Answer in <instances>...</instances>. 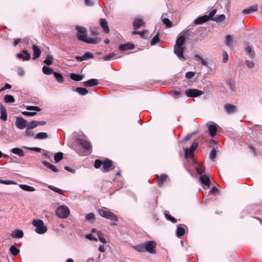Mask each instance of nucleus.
<instances>
[{"mask_svg":"<svg viewBox=\"0 0 262 262\" xmlns=\"http://www.w3.org/2000/svg\"><path fill=\"white\" fill-rule=\"evenodd\" d=\"M157 244L155 241H146L138 245L133 246V248L139 252H148L151 254L156 253Z\"/></svg>","mask_w":262,"mask_h":262,"instance_id":"obj_1","label":"nucleus"},{"mask_svg":"<svg viewBox=\"0 0 262 262\" xmlns=\"http://www.w3.org/2000/svg\"><path fill=\"white\" fill-rule=\"evenodd\" d=\"M186 41V36L181 35L179 36L176 40V44L174 47V52L178 57L180 59H184V48L183 46Z\"/></svg>","mask_w":262,"mask_h":262,"instance_id":"obj_2","label":"nucleus"},{"mask_svg":"<svg viewBox=\"0 0 262 262\" xmlns=\"http://www.w3.org/2000/svg\"><path fill=\"white\" fill-rule=\"evenodd\" d=\"M32 225L36 227L35 231L38 234H42L47 231V227L45 225L43 221L40 219L33 220Z\"/></svg>","mask_w":262,"mask_h":262,"instance_id":"obj_3","label":"nucleus"},{"mask_svg":"<svg viewBox=\"0 0 262 262\" xmlns=\"http://www.w3.org/2000/svg\"><path fill=\"white\" fill-rule=\"evenodd\" d=\"M99 215L106 219L118 222V217L116 214L108 210L99 209L98 210Z\"/></svg>","mask_w":262,"mask_h":262,"instance_id":"obj_4","label":"nucleus"},{"mask_svg":"<svg viewBox=\"0 0 262 262\" xmlns=\"http://www.w3.org/2000/svg\"><path fill=\"white\" fill-rule=\"evenodd\" d=\"M56 214L60 218L66 219L70 214V210L66 206H60L57 208Z\"/></svg>","mask_w":262,"mask_h":262,"instance_id":"obj_5","label":"nucleus"},{"mask_svg":"<svg viewBox=\"0 0 262 262\" xmlns=\"http://www.w3.org/2000/svg\"><path fill=\"white\" fill-rule=\"evenodd\" d=\"M198 143L194 142L191 145V146L190 149H189L187 147L185 148L184 149L185 158H187L188 157H190V158L193 157L194 151L198 147Z\"/></svg>","mask_w":262,"mask_h":262,"instance_id":"obj_6","label":"nucleus"},{"mask_svg":"<svg viewBox=\"0 0 262 262\" xmlns=\"http://www.w3.org/2000/svg\"><path fill=\"white\" fill-rule=\"evenodd\" d=\"M203 94V91L197 89H188L185 92V94L189 97H196Z\"/></svg>","mask_w":262,"mask_h":262,"instance_id":"obj_7","label":"nucleus"},{"mask_svg":"<svg viewBox=\"0 0 262 262\" xmlns=\"http://www.w3.org/2000/svg\"><path fill=\"white\" fill-rule=\"evenodd\" d=\"M15 125L19 129H23L27 127L28 122L23 118L17 117L16 119Z\"/></svg>","mask_w":262,"mask_h":262,"instance_id":"obj_8","label":"nucleus"},{"mask_svg":"<svg viewBox=\"0 0 262 262\" xmlns=\"http://www.w3.org/2000/svg\"><path fill=\"white\" fill-rule=\"evenodd\" d=\"M80 38H79V40L84 41L88 43L96 44L100 42L101 40L100 38L99 37L91 38L86 37L83 38V37L82 36H80Z\"/></svg>","mask_w":262,"mask_h":262,"instance_id":"obj_9","label":"nucleus"},{"mask_svg":"<svg viewBox=\"0 0 262 262\" xmlns=\"http://www.w3.org/2000/svg\"><path fill=\"white\" fill-rule=\"evenodd\" d=\"M224 108L225 112L228 114H233L237 111L236 107L231 103L225 104L224 105Z\"/></svg>","mask_w":262,"mask_h":262,"instance_id":"obj_10","label":"nucleus"},{"mask_svg":"<svg viewBox=\"0 0 262 262\" xmlns=\"http://www.w3.org/2000/svg\"><path fill=\"white\" fill-rule=\"evenodd\" d=\"M77 141V144L81 146L85 150H88L91 149L92 145L89 141L82 139H78Z\"/></svg>","mask_w":262,"mask_h":262,"instance_id":"obj_11","label":"nucleus"},{"mask_svg":"<svg viewBox=\"0 0 262 262\" xmlns=\"http://www.w3.org/2000/svg\"><path fill=\"white\" fill-rule=\"evenodd\" d=\"M76 29L77 31L76 35L78 40H79L80 38L79 37L80 36L83 37V38L86 37V30L85 28L81 26H76Z\"/></svg>","mask_w":262,"mask_h":262,"instance_id":"obj_12","label":"nucleus"},{"mask_svg":"<svg viewBox=\"0 0 262 262\" xmlns=\"http://www.w3.org/2000/svg\"><path fill=\"white\" fill-rule=\"evenodd\" d=\"M99 25L103 29L104 32L108 33L110 29L108 26L107 21L104 18H100L99 19Z\"/></svg>","mask_w":262,"mask_h":262,"instance_id":"obj_13","label":"nucleus"},{"mask_svg":"<svg viewBox=\"0 0 262 262\" xmlns=\"http://www.w3.org/2000/svg\"><path fill=\"white\" fill-rule=\"evenodd\" d=\"M102 170L103 172H107L110 170V168L112 165V161L108 159H106L103 162Z\"/></svg>","mask_w":262,"mask_h":262,"instance_id":"obj_14","label":"nucleus"},{"mask_svg":"<svg viewBox=\"0 0 262 262\" xmlns=\"http://www.w3.org/2000/svg\"><path fill=\"white\" fill-rule=\"evenodd\" d=\"M99 83L98 80L97 79H91L88 81L83 82V85L85 87H93Z\"/></svg>","mask_w":262,"mask_h":262,"instance_id":"obj_15","label":"nucleus"},{"mask_svg":"<svg viewBox=\"0 0 262 262\" xmlns=\"http://www.w3.org/2000/svg\"><path fill=\"white\" fill-rule=\"evenodd\" d=\"M133 27L135 30H137L142 26H144L145 23L143 19L140 18H135L133 22Z\"/></svg>","mask_w":262,"mask_h":262,"instance_id":"obj_16","label":"nucleus"},{"mask_svg":"<svg viewBox=\"0 0 262 262\" xmlns=\"http://www.w3.org/2000/svg\"><path fill=\"white\" fill-rule=\"evenodd\" d=\"M134 48V45L132 43H127L122 44L119 46V49L120 51H125L132 50Z\"/></svg>","mask_w":262,"mask_h":262,"instance_id":"obj_17","label":"nucleus"},{"mask_svg":"<svg viewBox=\"0 0 262 262\" xmlns=\"http://www.w3.org/2000/svg\"><path fill=\"white\" fill-rule=\"evenodd\" d=\"M32 49L33 51V56L32 59L33 60H35L40 56L41 51L40 49L35 45H33Z\"/></svg>","mask_w":262,"mask_h":262,"instance_id":"obj_18","label":"nucleus"},{"mask_svg":"<svg viewBox=\"0 0 262 262\" xmlns=\"http://www.w3.org/2000/svg\"><path fill=\"white\" fill-rule=\"evenodd\" d=\"M17 57L18 58H22L24 60H28L31 58L30 54L27 52V50H23L22 53L17 54Z\"/></svg>","mask_w":262,"mask_h":262,"instance_id":"obj_19","label":"nucleus"},{"mask_svg":"<svg viewBox=\"0 0 262 262\" xmlns=\"http://www.w3.org/2000/svg\"><path fill=\"white\" fill-rule=\"evenodd\" d=\"M0 111L1 113V119L4 121H6L7 119V110L3 104H1L0 105Z\"/></svg>","mask_w":262,"mask_h":262,"instance_id":"obj_20","label":"nucleus"},{"mask_svg":"<svg viewBox=\"0 0 262 262\" xmlns=\"http://www.w3.org/2000/svg\"><path fill=\"white\" fill-rule=\"evenodd\" d=\"M209 20L210 19H209L207 15H205L199 17L197 19H196L194 21V24L196 25H199L205 23Z\"/></svg>","mask_w":262,"mask_h":262,"instance_id":"obj_21","label":"nucleus"},{"mask_svg":"<svg viewBox=\"0 0 262 262\" xmlns=\"http://www.w3.org/2000/svg\"><path fill=\"white\" fill-rule=\"evenodd\" d=\"M11 235L13 238H20L23 237L24 233L22 230L17 229L12 231Z\"/></svg>","mask_w":262,"mask_h":262,"instance_id":"obj_22","label":"nucleus"},{"mask_svg":"<svg viewBox=\"0 0 262 262\" xmlns=\"http://www.w3.org/2000/svg\"><path fill=\"white\" fill-rule=\"evenodd\" d=\"M200 180L201 181V182L207 186L208 187H209L210 186V180L208 177L206 175H203L200 177Z\"/></svg>","mask_w":262,"mask_h":262,"instance_id":"obj_23","label":"nucleus"},{"mask_svg":"<svg viewBox=\"0 0 262 262\" xmlns=\"http://www.w3.org/2000/svg\"><path fill=\"white\" fill-rule=\"evenodd\" d=\"M257 5H253L247 9L243 10L242 11V13H245V14H250L253 12L257 11Z\"/></svg>","mask_w":262,"mask_h":262,"instance_id":"obj_24","label":"nucleus"},{"mask_svg":"<svg viewBox=\"0 0 262 262\" xmlns=\"http://www.w3.org/2000/svg\"><path fill=\"white\" fill-rule=\"evenodd\" d=\"M225 43L229 48L233 47V38L231 35H227L226 36Z\"/></svg>","mask_w":262,"mask_h":262,"instance_id":"obj_25","label":"nucleus"},{"mask_svg":"<svg viewBox=\"0 0 262 262\" xmlns=\"http://www.w3.org/2000/svg\"><path fill=\"white\" fill-rule=\"evenodd\" d=\"M157 177L159 179L158 185L159 187H161L163 185L164 182L168 178L167 175L165 174H161L160 176H159L158 175H157Z\"/></svg>","mask_w":262,"mask_h":262,"instance_id":"obj_26","label":"nucleus"},{"mask_svg":"<svg viewBox=\"0 0 262 262\" xmlns=\"http://www.w3.org/2000/svg\"><path fill=\"white\" fill-rule=\"evenodd\" d=\"M208 131L212 137H214L216 133L217 127L215 124H210L208 126Z\"/></svg>","mask_w":262,"mask_h":262,"instance_id":"obj_27","label":"nucleus"},{"mask_svg":"<svg viewBox=\"0 0 262 262\" xmlns=\"http://www.w3.org/2000/svg\"><path fill=\"white\" fill-rule=\"evenodd\" d=\"M42 163L45 166H46V167H47L48 168H49V169L52 170L53 171H54L55 172H57L58 171V169L54 165L48 162L47 161H42Z\"/></svg>","mask_w":262,"mask_h":262,"instance_id":"obj_28","label":"nucleus"},{"mask_svg":"<svg viewBox=\"0 0 262 262\" xmlns=\"http://www.w3.org/2000/svg\"><path fill=\"white\" fill-rule=\"evenodd\" d=\"M19 186L23 190H25L26 191L32 192V191H34L35 190V189L34 187L31 186L26 185V184H19Z\"/></svg>","mask_w":262,"mask_h":262,"instance_id":"obj_29","label":"nucleus"},{"mask_svg":"<svg viewBox=\"0 0 262 262\" xmlns=\"http://www.w3.org/2000/svg\"><path fill=\"white\" fill-rule=\"evenodd\" d=\"M70 77L71 79L76 81H79L83 79V76L79 74H76L75 73H71Z\"/></svg>","mask_w":262,"mask_h":262,"instance_id":"obj_30","label":"nucleus"},{"mask_svg":"<svg viewBox=\"0 0 262 262\" xmlns=\"http://www.w3.org/2000/svg\"><path fill=\"white\" fill-rule=\"evenodd\" d=\"M185 233V229L181 226V225H179L177 226L176 234L177 236L178 237L182 236L184 235Z\"/></svg>","mask_w":262,"mask_h":262,"instance_id":"obj_31","label":"nucleus"},{"mask_svg":"<svg viewBox=\"0 0 262 262\" xmlns=\"http://www.w3.org/2000/svg\"><path fill=\"white\" fill-rule=\"evenodd\" d=\"M11 152L13 154L18 156L19 157L24 156V152L23 150L19 148L16 147V148H12L11 149Z\"/></svg>","mask_w":262,"mask_h":262,"instance_id":"obj_32","label":"nucleus"},{"mask_svg":"<svg viewBox=\"0 0 262 262\" xmlns=\"http://www.w3.org/2000/svg\"><path fill=\"white\" fill-rule=\"evenodd\" d=\"M48 137V134L44 132L38 133L34 136L35 139L40 140L47 139Z\"/></svg>","mask_w":262,"mask_h":262,"instance_id":"obj_33","label":"nucleus"},{"mask_svg":"<svg viewBox=\"0 0 262 262\" xmlns=\"http://www.w3.org/2000/svg\"><path fill=\"white\" fill-rule=\"evenodd\" d=\"M53 75L58 82L60 83H62L63 82L64 78L60 73L58 72H54Z\"/></svg>","mask_w":262,"mask_h":262,"instance_id":"obj_34","label":"nucleus"},{"mask_svg":"<svg viewBox=\"0 0 262 262\" xmlns=\"http://www.w3.org/2000/svg\"><path fill=\"white\" fill-rule=\"evenodd\" d=\"M42 72L46 75L53 74V70L52 68H49L46 66L42 67Z\"/></svg>","mask_w":262,"mask_h":262,"instance_id":"obj_35","label":"nucleus"},{"mask_svg":"<svg viewBox=\"0 0 262 262\" xmlns=\"http://www.w3.org/2000/svg\"><path fill=\"white\" fill-rule=\"evenodd\" d=\"M194 59H195V60H196L197 61L201 62V63L203 66H207V62L205 60L203 59L200 55H199L198 54H196V55H194Z\"/></svg>","mask_w":262,"mask_h":262,"instance_id":"obj_36","label":"nucleus"},{"mask_svg":"<svg viewBox=\"0 0 262 262\" xmlns=\"http://www.w3.org/2000/svg\"><path fill=\"white\" fill-rule=\"evenodd\" d=\"M53 57L50 54H48L43 62L47 65H51L53 63Z\"/></svg>","mask_w":262,"mask_h":262,"instance_id":"obj_37","label":"nucleus"},{"mask_svg":"<svg viewBox=\"0 0 262 262\" xmlns=\"http://www.w3.org/2000/svg\"><path fill=\"white\" fill-rule=\"evenodd\" d=\"M76 91L80 95H85L88 93V91L85 88H77Z\"/></svg>","mask_w":262,"mask_h":262,"instance_id":"obj_38","label":"nucleus"},{"mask_svg":"<svg viewBox=\"0 0 262 262\" xmlns=\"http://www.w3.org/2000/svg\"><path fill=\"white\" fill-rule=\"evenodd\" d=\"M4 101L6 103H13L15 102V99L12 95H6L4 97Z\"/></svg>","mask_w":262,"mask_h":262,"instance_id":"obj_39","label":"nucleus"},{"mask_svg":"<svg viewBox=\"0 0 262 262\" xmlns=\"http://www.w3.org/2000/svg\"><path fill=\"white\" fill-rule=\"evenodd\" d=\"M10 251L13 256L17 255L20 252L19 250L13 245L10 247Z\"/></svg>","mask_w":262,"mask_h":262,"instance_id":"obj_40","label":"nucleus"},{"mask_svg":"<svg viewBox=\"0 0 262 262\" xmlns=\"http://www.w3.org/2000/svg\"><path fill=\"white\" fill-rule=\"evenodd\" d=\"M54 160L56 163L59 162L63 158V154L61 152H57L54 155Z\"/></svg>","mask_w":262,"mask_h":262,"instance_id":"obj_41","label":"nucleus"},{"mask_svg":"<svg viewBox=\"0 0 262 262\" xmlns=\"http://www.w3.org/2000/svg\"><path fill=\"white\" fill-rule=\"evenodd\" d=\"M225 15L224 14H221L217 15L216 16L214 17L213 20L217 23H221L224 21L225 19Z\"/></svg>","mask_w":262,"mask_h":262,"instance_id":"obj_42","label":"nucleus"},{"mask_svg":"<svg viewBox=\"0 0 262 262\" xmlns=\"http://www.w3.org/2000/svg\"><path fill=\"white\" fill-rule=\"evenodd\" d=\"M160 41V38H159L158 35H156L154 37V38L150 40V45L151 46H154L157 43H159Z\"/></svg>","mask_w":262,"mask_h":262,"instance_id":"obj_43","label":"nucleus"},{"mask_svg":"<svg viewBox=\"0 0 262 262\" xmlns=\"http://www.w3.org/2000/svg\"><path fill=\"white\" fill-rule=\"evenodd\" d=\"M38 126L37 121L33 120L30 123H28L27 127L29 128L33 129Z\"/></svg>","mask_w":262,"mask_h":262,"instance_id":"obj_44","label":"nucleus"},{"mask_svg":"<svg viewBox=\"0 0 262 262\" xmlns=\"http://www.w3.org/2000/svg\"><path fill=\"white\" fill-rule=\"evenodd\" d=\"M162 19L163 23L166 25V26L168 28L171 27L172 26L171 21L168 18H163V16L161 17Z\"/></svg>","mask_w":262,"mask_h":262,"instance_id":"obj_45","label":"nucleus"},{"mask_svg":"<svg viewBox=\"0 0 262 262\" xmlns=\"http://www.w3.org/2000/svg\"><path fill=\"white\" fill-rule=\"evenodd\" d=\"M170 94L175 98H179L181 97L182 94L178 91H172L170 92Z\"/></svg>","mask_w":262,"mask_h":262,"instance_id":"obj_46","label":"nucleus"},{"mask_svg":"<svg viewBox=\"0 0 262 262\" xmlns=\"http://www.w3.org/2000/svg\"><path fill=\"white\" fill-rule=\"evenodd\" d=\"M0 183L4 184L6 185H10V184H17V183L15 181L12 180H4L0 179Z\"/></svg>","mask_w":262,"mask_h":262,"instance_id":"obj_47","label":"nucleus"},{"mask_svg":"<svg viewBox=\"0 0 262 262\" xmlns=\"http://www.w3.org/2000/svg\"><path fill=\"white\" fill-rule=\"evenodd\" d=\"M216 151L214 148H213L209 155V158L211 160H214L216 157Z\"/></svg>","mask_w":262,"mask_h":262,"instance_id":"obj_48","label":"nucleus"},{"mask_svg":"<svg viewBox=\"0 0 262 262\" xmlns=\"http://www.w3.org/2000/svg\"><path fill=\"white\" fill-rule=\"evenodd\" d=\"M48 188L49 189H50L51 190L55 191V192H57V193H59V194H61L62 193V190H61L60 189L58 188L57 187H55L54 186L49 185L48 186Z\"/></svg>","mask_w":262,"mask_h":262,"instance_id":"obj_49","label":"nucleus"},{"mask_svg":"<svg viewBox=\"0 0 262 262\" xmlns=\"http://www.w3.org/2000/svg\"><path fill=\"white\" fill-rule=\"evenodd\" d=\"M85 219L87 221H93L95 219V215L93 213H90L86 215Z\"/></svg>","mask_w":262,"mask_h":262,"instance_id":"obj_50","label":"nucleus"},{"mask_svg":"<svg viewBox=\"0 0 262 262\" xmlns=\"http://www.w3.org/2000/svg\"><path fill=\"white\" fill-rule=\"evenodd\" d=\"M217 12V10L216 9H214L213 10H212L210 12V13L207 15L209 19L210 20H213V19H214V16L215 15V14H216Z\"/></svg>","mask_w":262,"mask_h":262,"instance_id":"obj_51","label":"nucleus"},{"mask_svg":"<svg viewBox=\"0 0 262 262\" xmlns=\"http://www.w3.org/2000/svg\"><path fill=\"white\" fill-rule=\"evenodd\" d=\"M165 216L167 220L170 221L171 222H172L173 223H175L177 222V220L173 216L169 215V214L165 213Z\"/></svg>","mask_w":262,"mask_h":262,"instance_id":"obj_52","label":"nucleus"},{"mask_svg":"<svg viewBox=\"0 0 262 262\" xmlns=\"http://www.w3.org/2000/svg\"><path fill=\"white\" fill-rule=\"evenodd\" d=\"M147 31L145 30L141 31H135L133 32V34H138L142 37H144V35L147 34Z\"/></svg>","mask_w":262,"mask_h":262,"instance_id":"obj_53","label":"nucleus"},{"mask_svg":"<svg viewBox=\"0 0 262 262\" xmlns=\"http://www.w3.org/2000/svg\"><path fill=\"white\" fill-rule=\"evenodd\" d=\"M23 147L24 148H26V149H29V150H33V151H38V152H40L41 151V148H39V147H27V146H23Z\"/></svg>","mask_w":262,"mask_h":262,"instance_id":"obj_54","label":"nucleus"},{"mask_svg":"<svg viewBox=\"0 0 262 262\" xmlns=\"http://www.w3.org/2000/svg\"><path fill=\"white\" fill-rule=\"evenodd\" d=\"M31 128H29L28 127H27V128L25 130V134L29 137H32L34 135L33 132L31 130Z\"/></svg>","mask_w":262,"mask_h":262,"instance_id":"obj_55","label":"nucleus"},{"mask_svg":"<svg viewBox=\"0 0 262 262\" xmlns=\"http://www.w3.org/2000/svg\"><path fill=\"white\" fill-rule=\"evenodd\" d=\"M103 164V162L100 160H96L95 161L94 166L96 168H99Z\"/></svg>","mask_w":262,"mask_h":262,"instance_id":"obj_56","label":"nucleus"},{"mask_svg":"<svg viewBox=\"0 0 262 262\" xmlns=\"http://www.w3.org/2000/svg\"><path fill=\"white\" fill-rule=\"evenodd\" d=\"M27 109L28 110H34L38 112L41 110V109L38 106H28L27 107Z\"/></svg>","mask_w":262,"mask_h":262,"instance_id":"obj_57","label":"nucleus"},{"mask_svg":"<svg viewBox=\"0 0 262 262\" xmlns=\"http://www.w3.org/2000/svg\"><path fill=\"white\" fill-rule=\"evenodd\" d=\"M83 56L85 60H87L89 58H92L94 57L93 54L90 52H85Z\"/></svg>","mask_w":262,"mask_h":262,"instance_id":"obj_58","label":"nucleus"},{"mask_svg":"<svg viewBox=\"0 0 262 262\" xmlns=\"http://www.w3.org/2000/svg\"><path fill=\"white\" fill-rule=\"evenodd\" d=\"M85 238L90 241H97V238L94 237L92 234H88L85 235Z\"/></svg>","mask_w":262,"mask_h":262,"instance_id":"obj_59","label":"nucleus"},{"mask_svg":"<svg viewBox=\"0 0 262 262\" xmlns=\"http://www.w3.org/2000/svg\"><path fill=\"white\" fill-rule=\"evenodd\" d=\"M115 54L114 53L109 54L108 55H106L103 57V59L104 60H110L112 57H114Z\"/></svg>","mask_w":262,"mask_h":262,"instance_id":"obj_60","label":"nucleus"},{"mask_svg":"<svg viewBox=\"0 0 262 262\" xmlns=\"http://www.w3.org/2000/svg\"><path fill=\"white\" fill-rule=\"evenodd\" d=\"M196 171L199 174H202L204 172V167L203 166H200V167H197Z\"/></svg>","mask_w":262,"mask_h":262,"instance_id":"obj_61","label":"nucleus"},{"mask_svg":"<svg viewBox=\"0 0 262 262\" xmlns=\"http://www.w3.org/2000/svg\"><path fill=\"white\" fill-rule=\"evenodd\" d=\"M195 74V72H188L186 73V77L187 79H190L192 78L193 76H194Z\"/></svg>","mask_w":262,"mask_h":262,"instance_id":"obj_62","label":"nucleus"},{"mask_svg":"<svg viewBox=\"0 0 262 262\" xmlns=\"http://www.w3.org/2000/svg\"><path fill=\"white\" fill-rule=\"evenodd\" d=\"M36 114V112H23V114H24V115H26V116H33L34 115H35Z\"/></svg>","mask_w":262,"mask_h":262,"instance_id":"obj_63","label":"nucleus"},{"mask_svg":"<svg viewBox=\"0 0 262 262\" xmlns=\"http://www.w3.org/2000/svg\"><path fill=\"white\" fill-rule=\"evenodd\" d=\"M227 83L230 90L232 91H234V86L232 83V82L231 80H229Z\"/></svg>","mask_w":262,"mask_h":262,"instance_id":"obj_64","label":"nucleus"}]
</instances>
